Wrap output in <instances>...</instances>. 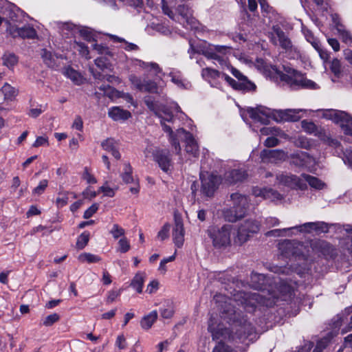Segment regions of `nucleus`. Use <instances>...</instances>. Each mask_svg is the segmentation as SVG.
<instances>
[{
    "mask_svg": "<svg viewBox=\"0 0 352 352\" xmlns=\"http://www.w3.org/2000/svg\"><path fill=\"white\" fill-rule=\"evenodd\" d=\"M252 282L264 280L263 274H253ZM256 289H262L261 292H237L234 294L232 300L224 301L221 305V317L230 325V330L224 328L223 325L217 323L215 318L210 317L208 322V331L214 340H219L218 344L213 352H245L246 347L256 338L255 330L252 324L241 316V307L247 312H253L258 305L271 307L276 304L279 298L287 300L294 293V288L287 283H282L279 286V294L271 292L268 296L265 295L261 284H253Z\"/></svg>",
    "mask_w": 352,
    "mask_h": 352,
    "instance_id": "nucleus-1",
    "label": "nucleus"
},
{
    "mask_svg": "<svg viewBox=\"0 0 352 352\" xmlns=\"http://www.w3.org/2000/svg\"><path fill=\"white\" fill-rule=\"evenodd\" d=\"M147 107L160 119V123L163 130L168 134L169 140L172 146L175 148L177 154L181 152V147L179 139L184 140L186 142V151L192 157H197L199 154V147L196 140L192 135L184 129L181 128L177 130L175 133L172 128L167 125L166 122H174V113L180 111V107L176 103H173L170 107L161 105L158 102L154 100L151 97H147L144 100Z\"/></svg>",
    "mask_w": 352,
    "mask_h": 352,
    "instance_id": "nucleus-2",
    "label": "nucleus"
},
{
    "mask_svg": "<svg viewBox=\"0 0 352 352\" xmlns=\"http://www.w3.org/2000/svg\"><path fill=\"white\" fill-rule=\"evenodd\" d=\"M230 52L231 48L226 45H212L210 47H206L204 46H195L191 43L188 50L190 58H192L194 54H203L208 59L217 61L222 69H229L232 74L237 78L238 81L230 77V80H226V82L234 89L241 91L254 90L255 85L250 81L240 71L230 66L227 58V54H230Z\"/></svg>",
    "mask_w": 352,
    "mask_h": 352,
    "instance_id": "nucleus-3",
    "label": "nucleus"
},
{
    "mask_svg": "<svg viewBox=\"0 0 352 352\" xmlns=\"http://www.w3.org/2000/svg\"><path fill=\"white\" fill-rule=\"evenodd\" d=\"M255 67L266 76L276 74L282 81L286 82L291 86H298L310 89H317L319 87L315 82L306 78L302 74L288 65H283L285 73H282L275 66L269 65L263 59L257 58Z\"/></svg>",
    "mask_w": 352,
    "mask_h": 352,
    "instance_id": "nucleus-4",
    "label": "nucleus"
},
{
    "mask_svg": "<svg viewBox=\"0 0 352 352\" xmlns=\"http://www.w3.org/2000/svg\"><path fill=\"white\" fill-rule=\"evenodd\" d=\"M306 111L303 109H287L285 110H276L267 108L265 107H259L256 109L249 108L247 112L249 116L256 122L267 124L270 119H272L276 122H296L300 119V112Z\"/></svg>",
    "mask_w": 352,
    "mask_h": 352,
    "instance_id": "nucleus-5",
    "label": "nucleus"
},
{
    "mask_svg": "<svg viewBox=\"0 0 352 352\" xmlns=\"http://www.w3.org/2000/svg\"><path fill=\"white\" fill-rule=\"evenodd\" d=\"M229 201L230 208L224 212L227 221L235 222L246 215L250 206V199L247 195L239 192L232 193Z\"/></svg>",
    "mask_w": 352,
    "mask_h": 352,
    "instance_id": "nucleus-6",
    "label": "nucleus"
},
{
    "mask_svg": "<svg viewBox=\"0 0 352 352\" xmlns=\"http://www.w3.org/2000/svg\"><path fill=\"white\" fill-rule=\"evenodd\" d=\"M232 226L230 224L223 225L221 227L210 226L207 230L209 237L212 241L215 248H224L230 244L231 232Z\"/></svg>",
    "mask_w": 352,
    "mask_h": 352,
    "instance_id": "nucleus-7",
    "label": "nucleus"
},
{
    "mask_svg": "<svg viewBox=\"0 0 352 352\" xmlns=\"http://www.w3.org/2000/svg\"><path fill=\"white\" fill-rule=\"evenodd\" d=\"M146 157L151 153L153 160L158 164L162 171L166 173H170L173 168V162L170 152L166 149L148 146L145 151Z\"/></svg>",
    "mask_w": 352,
    "mask_h": 352,
    "instance_id": "nucleus-8",
    "label": "nucleus"
},
{
    "mask_svg": "<svg viewBox=\"0 0 352 352\" xmlns=\"http://www.w3.org/2000/svg\"><path fill=\"white\" fill-rule=\"evenodd\" d=\"M323 116L339 124L345 135L352 136V116L346 112L329 109L324 112Z\"/></svg>",
    "mask_w": 352,
    "mask_h": 352,
    "instance_id": "nucleus-9",
    "label": "nucleus"
},
{
    "mask_svg": "<svg viewBox=\"0 0 352 352\" xmlns=\"http://www.w3.org/2000/svg\"><path fill=\"white\" fill-rule=\"evenodd\" d=\"M280 250L283 256L286 257L295 256L302 258L303 260H307L309 249L302 243L287 240L280 245Z\"/></svg>",
    "mask_w": 352,
    "mask_h": 352,
    "instance_id": "nucleus-10",
    "label": "nucleus"
},
{
    "mask_svg": "<svg viewBox=\"0 0 352 352\" xmlns=\"http://www.w3.org/2000/svg\"><path fill=\"white\" fill-rule=\"evenodd\" d=\"M260 230V223L252 219H247L240 224L234 242L242 245L247 242L250 238Z\"/></svg>",
    "mask_w": 352,
    "mask_h": 352,
    "instance_id": "nucleus-11",
    "label": "nucleus"
},
{
    "mask_svg": "<svg viewBox=\"0 0 352 352\" xmlns=\"http://www.w3.org/2000/svg\"><path fill=\"white\" fill-rule=\"evenodd\" d=\"M276 186H283L290 189L305 190L307 184L302 181V175L299 177L289 173H280L276 175Z\"/></svg>",
    "mask_w": 352,
    "mask_h": 352,
    "instance_id": "nucleus-12",
    "label": "nucleus"
},
{
    "mask_svg": "<svg viewBox=\"0 0 352 352\" xmlns=\"http://www.w3.org/2000/svg\"><path fill=\"white\" fill-rule=\"evenodd\" d=\"M201 192L207 197H212L221 182V178L213 173L201 172Z\"/></svg>",
    "mask_w": 352,
    "mask_h": 352,
    "instance_id": "nucleus-13",
    "label": "nucleus"
},
{
    "mask_svg": "<svg viewBox=\"0 0 352 352\" xmlns=\"http://www.w3.org/2000/svg\"><path fill=\"white\" fill-rule=\"evenodd\" d=\"M301 125L302 128L305 132L309 134H314V135L318 137L321 140L326 142L328 145L335 146L339 145V143L335 139L329 137V135L327 134L324 129L318 128L314 122L302 120L301 122Z\"/></svg>",
    "mask_w": 352,
    "mask_h": 352,
    "instance_id": "nucleus-14",
    "label": "nucleus"
},
{
    "mask_svg": "<svg viewBox=\"0 0 352 352\" xmlns=\"http://www.w3.org/2000/svg\"><path fill=\"white\" fill-rule=\"evenodd\" d=\"M202 78L208 82V83L213 87L219 88L223 81L230 80V76L223 72H220L218 70L206 67L201 71Z\"/></svg>",
    "mask_w": 352,
    "mask_h": 352,
    "instance_id": "nucleus-15",
    "label": "nucleus"
},
{
    "mask_svg": "<svg viewBox=\"0 0 352 352\" xmlns=\"http://www.w3.org/2000/svg\"><path fill=\"white\" fill-rule=\"evenodd\" d=\"M129 80L133 87L139 91L150 93L157 92V84L151 80L142 78L135 74H131L129 76Z\"/></svg>",
    "mask_w": 352,
    "mask_h": 352,
    "instance_id": "nucleus-16",
    "label": "nucleus"
},
{
    "mask_svg": "<svg viewBox=\"0 0 352 352\" xmlns=\"http://www.w3.org/2000/svg\"><path fill=\"white\" fill-rule=\"evenodd\" d=\"M344 323V318L338 316V319L335 320L333 323V329L327 333V336L318 340L313 352H322V351L327 346L330 340L338 334L340 327Z\"/></svg>",
    "mask_w": 352,
    "mask_h": 352,
    "instance_id": "nucleus-17",
    "label": "nucleus"
},
{
    "mask_svg": "<svg viewBox=\"0 0 352 352\" xmlns=\"http://www.w3.org/2000/svg\"><path fill=\"white\" fill-rule=\"evenodd\" d=\"M252 194L255 197H261L263 199H267L274 202L281 201L285 197L283 195L271 188H262L254 187L252 189Z\"/></svg>",
    "mask_w": 352,
    "mask_h": 352,
    "instance_id": "nucleus-18",
    "label": "nucleus"
},
{
    "mask_svg": "<svg viewBox=\"0 0 352 352\" xmlns=\"http://www.w3.org/2000/svg\"><path fill=\"white\" fill-rule=\"evenodd\" d=\"M261 158L263 162L278 163L287 159V153L279 149L267 150L264 149L261 153Z\"/></svg>",
    "mask_w": 352,
    "mask_h": 352,
    "instance_id": "nucleus-19",
    "label": "nucleus"
},
{
    "mask_svg": "<svg viewBox=\"0 0 352 352\" xmlns=\"http://www.w3.org/2000/svg\"><path fill=\"white\" fill-rule=\"evenodd\" d=\"M177 11L181 16V19L182 20V21H180V23H182L186 28L197 29V21L192 16V10L187 6H179L177 8Z\"/></svg>",
    "mask_w": 352,
    "mask_h": 352,
    "instance_id": "nucleus-20",
    "label": "nucleus"
},
{
    "mask_svg": "<svg viewBox=\"0 0 352 352\" xmlns=\"http://www.w3.org/2000/svg\"><path fill=\"white\" fill-rule=\"evenodd\" d=\"M271 41L275 45H279L285 50H289L292 48V44L290 39L286 36L285 32L280 28H273Z\"/></svg>",
    "mask_w": 352,
    "mask_h": 352,
    "instance_id": "nucleus-21",
    "label": "nucleus"
},
{
    "mask_svg": "<svg viewBox=\"0 0 352 352\" xmlns=\"http://www.w3.org/2000/svg\"><path fill=\"white\" fill-rule=\"evenodd\" d=\"M292 230H297L299 232L309 233L312 230L326 232L328 230L327 224L322 221L308 222L300 226L292 227Z\"/></svg>",
    "mask_w": 352,
    "mask_h": 352,
    "instance_id": "nucleus-22",
    "label": "nucleus"
},
{
    "mask_svg": "<svg viewBox=\"0 0 352 352\" xmlns=\"http://www.w3.org/2000/svg\"><path fill=\"white\" fill-rule=\"evenodd\" d=\"M292 163L300 167H309L314 163V159L306 152H297L291 155Z\"/></svg>",
    "mask_w": 352,
    "mask_h": 352,
    "instance_id": "nucleus-23",
    "label": "nucleus"
},
{
    "mask_svg": "<svg viewBox=\"0 0 352 352\" xmlns=\"http://www.w3.org/2000/svg\"><path fill=\"white\" fill-rule=\"evenodd\" d=\"M173 241L177 248H181L184 241V229L182 221L175 218V226L173 230Z\"/></svg>",
    "mask_w": 352,
    "mask_h": 352,
    "instance_id": "nucleus-24",
    "label": "nucleus"
},
{
    "mask_svg": "<svg viewBox=\"0 0 352 352\" xmlns=\"http://www.w3.org/2000/svg\"><path fill=\"white\" fill-rule=\"evenodd\" d=\"M137 65L151 76H158L159 74H162V69L156 63L144 62L140 60H137Z\"/></svg>",
    "mask_w": 352,
    "mask_h": 352,
    "instance_id": "nucleus-25",
    "label": "nucleus"
},
{
    "mask_svg": "<svg viewBox=\"0 0 352 352\" xmlns=\"http://www.w3.org/2000/svg\"><path fill=\"white\" fill-rule=\"evenodd\" d=\"M108 115L115 121H124L131 116L129 111L122 109L119 107L110 108L108 111Z\"/></svg>",
    "mask_w": 352,
    "mask_h": 352,
    "instance_id": "nucleus-26",
    "label": "nucleus"
},
{
    "mask_svg": "<svg viewBox=\"0 0 352 352\" xmlns=\"http://www.w3.org/2000/svg\"><path fill=\"white\" fill-rule=\"evenodd\" d=\"M248 176L247 173L244 170L234 169L226 172L225 174V179L229 184H233L243 181Z\"/></svg>",
    "mask_w": 352,
    "mask_h": 352,
    "instance_id": "nucleus-27",
    "label": "nucleus"
},
{
    "mask_svg": "<svg viewBox=\"0 0 352 352\" xmlns=\"http://www.w3.org/2000/svg\"><path fill=\"white\" fill-rule=\"evenodd\" d=\"M101 146L106 151L111 153L117 160L120 159L121 155L118 150V143L113 139H107L101 143Z\"/></svg>",
    "mask_w": 352,
    "mask_h": 352,
    "instance_id": "nucleus-28",
    "label": "nucleus"
},
{
    "mask_svg": "<svg viewBox=\"0 0 352 352\" xmlns=\"http://www.w3.org/2000/svg\"><path fill=\"white\" fill-rule=\"evenodd\" d=\"M11 34L13 36H21L23 38H34L36 35L35 30L30 26H24L23 28H12Z\"/></svg>",
    "mask_w": 352,
    "mask_h": 352,
    "instance_id": "nucleus-29",
    "label": "nucleus"
},
{
    "mask_svg": "<svg viewBox=\"0 0 352 352\" xmlns=\"http://www.w3.org/2000/svg\"><path fill=\"white\" fill-rule=\"evenodd\" d=\"M169 76L171 78V81L177 87L184 89L190 87V82L182 77V73L179 71L173 69L169 73Z\"/></svg>",
    "mask_w": 352,
    "mask_h": 352,
    "instance_id": "nucleus-30",
    "label": "nucleus"
},
{
    "mask_svg": "<svg viewBox=\"0 0 352 352\" xmlns=\"http://www.w3.org/2000/svg\"><path fill=\"white\" fill-rule=\"evenodd\" d=\"M302 179L306 184L308 183L311 188L316 190H322L326 187L325 183L316 177L307 174H302Z\"/></svg>",
    "mask_w": 352,
    "mask_h": 352,
    "instance_id": "nucleus-31",
    "label": "nucleus"
},
{
    "mask_svg": "<svg viewBox=\"0 0 352 352\" xmlns=\"http://www.w3.org/2000/svg\"><path fill=\"white\" fill-rule=\"evenodd\" d=\"M101 90L104 91V93L107 95H108L109 97H122L124 98L127 102H133V98L132 96L129 94H124V93H120L118 91L113 89L111 87L107 85V86H102L100 88Z\"/></svg>",
    "mask_w": 352,
    "mask_h": 352,
    "instance_id": "nucleus-32",
    "label": "nucleus"
},
{
    "mask_svg": "<svg viewBox=\"0 0 352 352\" xmlns=\"http://www.w3.org/2000/svg\"><path fill=\"white\" fill-rule=\"evenodd\" d=\"M17 94V90L8 83H5L0 89V96H3V100L6 101H12Z\"/></svg>",
    "mask_w": 352,
    "mask_h": 352,
    "instance_id": "nucleus-33",
    "label": "nucleus"
},
{
    "mask_svg": "<svg viewBox=\"0 0 352 352\" xmlns=\"http://www.w3.org/2000/svg\"><path fill=\"white\" fill-rule=\"evenodd\" d=\"M157 316L158 314L155 310L152 311L148 314L144 316L140 321L142 328L146 330L149 329L156 321Z\"/></svg>",
    "mask_w": 352,
    "mask_h": 352,
    "instance_id": "nucleus-34",
    "label": "nucleus"
},
{
    "mask_svg": "<svg viewBox=\"0 0 352 352\" xmlns=\"http://www.w3.org/2000/svg\"><path fill=\"white\" fill-rule=\"evenodd\" d=\"M63 74L76 85H79L83 82V78L80 74L72 67H68L65 68Z\"/></svg>",
    "mask_w": 352,
    "mask_h": 352,
    "instance_id": "nucleus-35",
    "label": "nucleus"
},
{
    "mask_svg": "<svg viewBox=\"0 0 352 352\" xmlns=\"http://www.w3.org/2000/svg\"><path fill=\"white\" fill-rule=\"evenodd\" d=\"M261 135H275L287 139L288 135L278 127H263L260 130Z\"/></svg>",
    "mask_w": 352,
    "mask_h": 352,
    "instance_id": "nucleus-36",
    "label": "nucleus"
},
{
    "mask_svg": "<svg viewBox=\"0 0 352 352\" xmlns=\"http://www.w3.org/2000/svg\"><path fill=\"white\" fill-rule=\"evenodd\" d=\"M59 29L63 36L69 37L78 32V27L73 23L67 22L61 23L59 26Z\"/></svg>",
    "mask_w": 352,
    "mask_h": 352,
    "instance_id": "nucleus-37",
    "label": "nucleus"
},
{
    "mask_svg": "<svg viewBox=\"0 0 352 352\" xmlns=\"http://www.w3.org/2000/svg\"><path fill=\"white\" fill-rule=\"evenodd\" d=\"M133 168L129 163L124 164V168L120 177L122 181L126 184L134 183L135 179L132 175Z\"/></svg>",
    "mask_w": 352,
    "mask_h": 352,
    "instance_id": "nucleus-38",
    "label": "nucleus"
},
{
    "mask_svg": "<svg viewBox=\"0 0 352 352\" xmlns=\"http://www.w3.org/2000/svg\"><path fill=\"white\" fill-rule=\"evenodd\" d=\"M3 65L12 69L18 63V57L13 53L6 52L2 56Z\"/></svg>",
    "mask_w": 352,
    "mask_h": 352,
    "instance_id": "nucleus-39",
    "label": "nucleus"
},
{
    "mask_svg": "<svg viewBox=\"0 0 352 352\" xmlns=\"http://www.w3.org/2000/svg\"><path fill=\"white\" fill-rule=\"evenodd\" d=\"M337 31L342 42L347 45L352 44V34L345 29L342 24L337 25Z\"/></svg>",
    "mask_w": 352,
    "mask_h": 352,
    "instance_id": "nucleus-40",
    "label": "nucleus"
},
{
    "mask_svg": "<svg viewBox=\"0 0 352 352\" xmlns=\"http://www.w3.org/2000/svg\"><path fill=\"white\" fill-rule=\"evenodd\" d=\"M294 144L298 147L310 149L314 146V142L307 137L299 135L294 140Z\"/></svg>",
    "mask_w": 352,
    "mask_h": 352,
    "instance_id": "nucleus-41",
    "label": "nucleus"
},
{
    "mask_svg": "<svg viewBox=\"0 0 352 352\" xmlns=\"http://www.w3.org/2000/svg\"><path fill=\"white\" fill-rule=\"evenodd\" d=\"M145 274L144 273H138L133 278L131 286L138 292H142V287L144 282Z\"/></svg>",
    "mask_w": 352,
    "mask_h": 352,
    "instance_id": "nucleus-42",
    "label": "nucleus"
},
{
    "mask_svg": "<svg viewBox=\"0 0 352 352\" xmlns=\"http://www.w3.org/2000/svg\"><path fill=\"white\" fill-rule=\"evenodd\" d=\"M302 31L306 40L311 44L315 49H319L320 41L314 37L311 30L302 26Z\"/></svg>",
    "mask_w": 352,
    "mask_h": 352,
    "instance_id": "nucleus-43",
    "label": "nucleus"
},
{
    "mask_svg": "<svg viewBox=\"0 0 352 352\" xmlns=\"http://www.w3.org/2000/svg\"><path fill=\"white\" fill-rule=\"evenodd\" d=\"M118 188H111L109 185L108 182H105L104 184L100 186L98 189V192H102L104 196L109 197H114L116 194V191L117 190Z\"/></svg>",
    "mask_w": 352,
    "mask_h": 352,
    "instance_id": "nucleus-44",
    "label": "nucleus"
},
{
    "mask_svg": "<svg viewBox=\"0 0 352 352\" xmlns=\"http://www.w3.org/2000/svg\"><path fill=\"white\" fill-rule=\"evenodd\" d=\"M41 56L47 66L54 67L56 65L54 56L50 52L43 50Z\"/></svg>",
    "mask_w": 352,
    "mask_h": 352,
    "instance_id": "nucleus-45",
    "label": "nucleus"
},
{
    "mask_svg": "<svg viewBox=\"0 0 352 352\" xmlns=\"http://www.w3.org/2000/svg\"><path fill=\"white\" fill-rule=\"evenodd\" d=\"M78 260L80 262H87L89 263H97L100 261V258L91 253H82L78 256Z\"/></svg>",
    "mask_w": 352,
    "mask_h": 352,
    "instance_id": "nucleus-46",
    "label": "nucleus"
},
{
    "mask_svg": "<svg viewBox=\"0 0 352 352\" xmlns=\"http://www.w3.org/2000/svg\"><path fill=\"white\" fill-rule=\"evenodd\" d=\"M292 230V228H283V229H275L266 232L267 236H289V232Z\"/></svg>",
    "mask_w": 352,
    "mask_h": 352,
    "instance_id": "nucleus-47",
    "label": "nucleus"
},
{
    "mask_svg": "<svg viewBox=\"0 0 352 352\" xmlns=\"http://www.w3.org/2000/svg\"><path fill=\"white\" fill-rule=\"evenodd\" d=\"M89 239V233L87 232H82L77 239L76 247L80 250L83 249L88 243Z\"/></svg>",
    "mask_w": 352,
    "mask_h": 352,
    "instance_id": "nucleus-48",
    "label": "nucleus"
},
{
    "mask_svg": "<svg viewBox=\"0 0 352 352\" xmlns=\"http://www.w3.org/2000/svg\"><path fill=\"white\" fill-rule=\"evenodd\" d=\"M60 319V316L58 314H50L43 319V325L45 327H50L55 322H58Z\"/></svg>",
    "mask_w": 352,
    "mask_h": 352,
    "instance_id": "nucleus-49",
    "label": "nucleus"
},
{
    "mask_svg": "<svg viewBox=\"0 0 352 352\" xmlns=\"http://www.w3.org/2000/svg\"><path fill=\"white\" fill-rule=\"evenodd\" d=\"M82 178L85 180L87 184H94L97 183L96 178L87 167L85 168L82 175Z\"/></svg>",
    "mask_w": 352,
    "mask_h": 352,
    "instance_id": "nucleus-50",
    "label": "nucleus"
},
{
    "mask_svg": "<svg viewBox=\"0 0 352 352\" xmlns=\"http://www.w3.org/2000/svg\"><path fill=\"white\" fill-rule=\"evenodd\" d=\"M129 241L126 237L121 238L118 241V251L121 253H126L130 250Z\"/></svg>",
    "mask_w": 352,
    "mask_h": 352,
    "instance_id": "nucleus-51",
    "label": "nucleus"
},
{
    "mask_svg": "<svg viewBox=\"0 0 352 352\" xmlns=\"http://www.w3.org/2000/svg\"><path fill=\"white\" fill-rule=\"evenodd\" d=\"M170 225L168 223H165L157 234V238L160 241H164L168 238Z\"/></svg>",
    "mask_w": 352,
    "mask_h": 352,
    "instance_id": "nucleus-52",
    "label": "nucleus"
},
{
    "mask_svg": "<svg viewBox=\"0 0 352 352\" xmlns=\"http://www.w3.org/2000/svg\"><path fill=\"white\" fill-rule=\"evenodd\" d=\"M110 233L112 234L115 239H117L120 236L124 237L125 230L118 224L116 223L113 225L112 228L110 230Z\"/></svg>",
    "mask_w": 352,
    "mask_h": 352,
    "instance_id": "nucleus-53",
    "label": "nucleus"
},
{
    "mask_svg": "<svg viewBox=\"0 0 352 352\" xmlns=\"http://www.w3.org/2000/svg\"><path fill=\"white\" fill-rule=\"evenodd\" d=\"M68 195L66 192H60L58 193V196L56 199V204L57 207L62 208L64 206L67 205L68 203Z\"/></svg>",
    "mask_w": 352,
    "mask_h": 352,
    "instance_id": "nucleus-54",
    "label": "nucleus"
},
{
    "mask_svg": "<svg viewBox=\"0 0 352 352\" xmlns=\"http://www.w3.org/2000/svg\"><path fill=\"white\" fill-rule=\"evenodd\" d=\"M331 70L336 76H339L341 73V63L337 59L334 58L331 63Z\"/></svg>",
    "mask_w": 352,
    "mask_h": 352,
    "instance_id": "nucleus-55",
    "label": "nucleus"
},
{
    "mask_svg": "<svg viewBox=\"0 0 352 352\" xmlns=\"http://www.w3.org/2000/svg\"><path fill=\"white\" fill-rule=\"evenodd\" d=\"M160 314L163 318H171L174 314V309L171 305H168L166 307L160 309Z\"/></svg>",
    "mask_w": 352,
    "mask_h": 352,
    "instance_id": "nucleus-56",
    "label": "nucleus"
},
{
    "mask_svg": "<svg viewBox=\"0 0 352 352\" xmlns=\"http://www.w3.org/2000/svg\"><path fill=\"white\" fill-rule=\"evenodd\" d=\"M76 50L79 52V53L85 56L87 59H89L90 56L89 51L88 50V47L82 43H76Z\"/></svg>",
    "mask_w": 352,
    "mask_h": 352,
    "instance_id": "nucleus-57",
    "label": "nucleus"
},
{
    "mask_svg": "<svg viewBox=\"0 0 352 352\" xmlns=\"http://www.w3.org/2000/svg\"><path fill=\"white\" fill-rule=\"evenodd\" d=\"M47 184H48V182L47 180L46 179H43V180H41L38 185L34 188L33 191H32V193L34 195H41L45 190V188H47Z\"/></svg>",
    "mask_w": 352,
    "mask_h": 352,
    "instance_id": "nucleus-58",
    "label": "nucleus"
},
{
    "mask_svg": "<svg viewBox=\"0 0 352 352\" xmlns=\"http://www.w3.org/2000/svg\"><path fill=\"white\" fill-rule=\"evenodd\" d=\"M99 205L98 204H92L87 210H86L84 212L83 217L84 219H89L94 214H95L98 210Z\"/></svg>",
    "mask_w": 352,
    "mask_h": 352,
    "instance_id": "nucleus-59",
    "label": "nucleus"
},
{
    "mask_svg": "<svg viewBox=\"0 0 352 352\" xmlns=\"http://www.w3.org/2000/svg\"><path fill=\"white\" fill-rule=\"evenodd\" d=\"M48 138L47 136H38L36 138L35 142L33 143V147H39L41 146H48Z\"/></svg>",
    "mask_w": 352,
    "mask_h": 352,
    "instance_id": "nucleus-60",
    "label": "nucleus"
},
{
    "mask_svg": "<svg viewBox=\"0 0 352 352\" xmlns=\"http://www.w3.org/2000/svg\"><path fill=\"white\" fill-rule=\"evenodd\" d=\"M80 34L87 41H91L93 39V34L91 31L86 28H82L80 29L78 28V30Z\"/></svg>",
    "mask_w": 352,
    "mask_h": 352,
    "instance_id": "nucleus-61",
    "label": "nucleus"
},
{
    "mask_svg": "<svg viewBox=\"0 0 352 352\" xmlns=\"http://www.w3.org/2000/svg\"><path fill=\"white\" fill-rule=\"evenodd\" d=\"M278 136L271 135L268 137L264 142V145L267 147H274L279 144V140L277 138Z\"/></svg>",
    "mask_w": 352,
    "mask_h": 352,
    "instance_id": "nucleus-62",
    "label": "nucleus"
},
{
    "mask_svg": "<svg viewBox=\"0 0 352 352\" xmlns=\"http://www.w3.org/2000/svg\"><path fill=\"white\" fill-rule=\"evenodd\" d=\"M343 161L352 169V150L346 149L344 152Z\"/></svg>",
    "mask_w": 352,
    "mask_h": 352,
    "instance_id": "nucleus-63",
    "label": "nucleus"
},
{
    "mask_svg": "<svg viewBox=\"0 0 352 352\" xmlns=\"http://www.w3.org/2000/svg\"><path fill=\"white\" fill-rule=\"evenodd\" d=\"M95 64L100 69H104V68H107L109 62L106 58L100 57L95 60Z\"/></svg>",
    "mask_w": 352,
    "mask_h": 352,
    "instance_id": "nucleus-64",
    "label": "nucleus"
}]
</instances>
